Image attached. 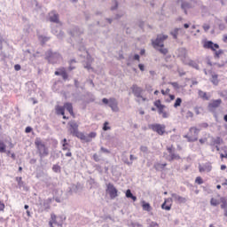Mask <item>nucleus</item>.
<instances>
[{"label": "nucleus", "mask_w": 227, "mask_h": 227, "mask_svg": "<svg viewBox=\"0 0 227 227\" xmlns=\"http://www.w3.org/2000/svg\"><path fill=\"white\" fill-rule=\"evenodd\" d=\"M123 162L127 164L128 166H132V161H129V159L123 158Z\"/></svg>", "instance_id": "obj_49"}, {"label": "nucleus", "mask_w": 227, "mask_h": 227, "mask_svg": "<svg viewBox=\"0 0 227 227\" xmlns=\"http://www.w3.org/2000/svg\"><path fill=\"white\" fill-rule=\"evenodd\" d=\"M211 82L215 86H217V84H219V79H218V75L217 74H212Z\"/></svg>", "instance_id": "obj_31"}, {"label": "nucleus", "mask_w": 227, "mask_h": 227, "mask_svg": "<svg viewBox=\"0 0 227 227\" xmlns=\"http://www.w3.org/2000/svg\"><path fill=\"white\" fill-rule=\"evenodd\" d=\"M64 109H67L69 114L73 116L74 114V106H72V103H65L64 104Z\"/></svg>", "instance_id": "obj_23"}, {"label": "nucleus", "mask_w": 227, "mask_h": 227, "mask_svg": "<svg viewBox=\"0 0 227 227\" xmlns=\"http://www.w3.org/2000/svg\"><path fill=\"white\" fill-rule=\"evenodd\" d=\"M80 139L85 141L86 143H91L92 139L97 137V132H90L89 135H84V133L80 134Z\"/></svg>", "instance_id": "obj_13"}, {"label": "nucleus", "mask_w": 227, "mask_h": 227, "mask_svg": "<svg viewBox=\"0 0 227 227\" xmlns=\"http://www.w3.org/2000/svg\"><path fill=\"white\" fill-rule=\"evenodd\" d=\"M197 3L194 0H190V1H184L181 4V8L184 10L185 15H187V10H191L192 8H196Z\"/></svg>", "instance_id": "obj_10"}, {"label": "nucleus", "mask_w": 227, "mask_h": 227, "mask_svg": "<svg viewBox=\"0 0 227 227\" xmlns=\"http://www.w3.org/2000/svg\"><path fill=\"white\" fill-rule=\"evenodd\" d=\"M223 42L226 43V42H227V35H223Z\"/></svg>", "instance_id": "obj_64"}, {"label": "nucleus", "mask_w": 227, "mask_h": 227, "mask_svg": "<svg viewBox=\"0 0 227 227\" xmlns=\"http://www.w3.org/2000/svg\"><path fill=\"white\" fill-rule=\"evenodd\" d=\"M50 22H54L55 24H59V14L52 11L49 13Z\"/></svg>", "instance_id": "obj_19"}, {"label": "nucleus", "mask_w": 227, "mask_h": 227, "mask_svg": "<svg viewBox=\"0 0 227 227\" xmlns=\"http://www.w3.org/2000/svg\"><path fill=\"white\" fill-rule=\"evenodd\" d=\"M69 125V132L72 136H74L75 137H78L79 139H81V134L79 132V124H77V122H75V121H70L68 123Z\"/></svg>", "instance_id": "obj_8"}, {"label": "nucleus", "mask_w": 227, "mask_h": 227, "mask_svg": "<svg viewBox=\"0 0 227 227\" xmlns=\"http://www.w3.org/2000/svg\"><path fill=\"white\" fill-rule=\"evenodd\" d=\"M52 171L54 173H61V167L59 165H53Z\"/></svg>", "instance_id": "obj_36"}, {"label": "nucleus", "mask_w": 227, "mask_h": 227, "mask_svg": "<svg viewBox=\"0 0 227 227\" xmlns=\"http://www.w3.org/2000/svg\"><path fill=\"white\" fill-rule=\"evenodd\" d=\"M199 171L200 173H205V171H207V173H210L212 171V165L209 163H206L204 166L200 165Z\"/></svg>", "instance_id": "obj_21"}, {"label": "nucleus", "mask_w": 227, "mask_h": 227, "mask_svg": "<svg viewBox=\"0 0 227 227\" xmlns=\"http://www.w3.org/2000/svg\"><path fill=\"white\" fill-rule=\"evenodd\" d=\"M100 150L101 152H103V153H111V151H109L106 147H101Z\"/></svg>", "instance_id": "obj_50"}, {"label": "nucleus", "mask_w": 227, "mask_h": 227, "mask_svg": "<svg viewBox=\"0 0 227 227\" xmlns=\"http://www.w3.org/2000/svg\"><path fill=\"white\" fill-rule=\"evenodd\" d=\"M180 106H182V98H177L176 99V102H175V104H174V107H180Z\"/></svg>", "instance_id": "obj_37"}, {"label": "nucleus", "mask_w": 227, "mask_h": 227, "mask_svg": "<svg viewBox=\"0 0 227 227\" xmlns=\"http://www.w3.org/2000/svg\"><path fill=\"white\" fill-rule=\"evenodd\" d=\"M154 106H155V107H157V109H159V107H162V106H164V105H162V104L160 103V100L158 99V100H156V101L154 102Z\"/></svg>", "instance_id": "obj_43"}, {"label": "nucleus", "mask_w": 227, "mask_h": 227, "mask_svg": "<svg viewBox=\"0 0 227 227\" xmlns=\"http://www.w3.org/2000/svg\"><path fill=\"white\" fill-rule=\"evenodd\" d=\"M20 68H21V67H20V64H16V65L14 66V70H16V72H19V70H20Z\"/></svg>", "instance_id": "obj_57"}, {"label": "nucleus", "mask_w": 227, "mask_h": 227, "mask_svg": "<svg viewBox=\"0 0 227 227\" xmlns=\"http://www.w3.org/2000/svg\"><path fill=\"white\" fill-rule=\"evenodd\" d=\"M106 192H108L111 200H114V198H118V190L114 187V184L109 183L106 185Z\"/></svg>", "instance_id": "obj_12"}, {"label": "nucleus", "mask_w": 227, "mask_h": 227, "mask_svg": "<svg viewBox=\"0 0 227 227\" xmlns=\"http://www.w3.org/2000/svg\"><path fill=\"white\" fill-rule=\"evenodd\" d=\"M164 40H168V35H158L155 40H152V43L154 49H157L160 54L166 56L168 54V49L164 48Z\"/></svg>", "instance_id": "obj_1"}, {"label": "nucleus", "mask_w": 227, "mask_h": 227, "mask_svg": "<svg viewBox=\"0 0 227 227\" xmlns=\"http://www.w3.org/2000/svg\"><path fill=\"white\" fill-rule=\"evenodd\" d=\"M55 75H61L64 81L68 79V74L67 73V69L65 67H59L55 71Z\"/></svg>", "instance_id": "obj_17"}, {"label": "nucleus", "mask_w": 227, "mask_h": 227, "mask_svg": "<svg viewBox=\"0 0 227 227\" xmlns=\"http://www.w3.org/2000/svg\"><path fill=\"white\" fill-rule=\"evenodd\" d=\"M203 47L204 49H210L213 51L215 52V58H220L223 53V50L216 51V49H219V44L214 43L212 41L204 42Z\"/></svg>", "instance_id": "obj_4"}, {"label": "nucleus", "mask_w": 227, "mask_h": 227, "mask_svg": "<svg viewBox=\"0 0 227 227\" xmlns=\"http://www.w3.org/2000/svg\"><path fill=\"white\" fill-rule=\"evenodd\" d=\"M35 145L41 160L49 155V147H47L45 144L42 142V138L36 137L35 140Z\"/></svg>", "instance_id": "obj_2"}, {"label": "nucleus", "mask_w": 227, "mask_h": 227, "mask_svg": "<svg viewBox=\"0 0 227 227\" xmlns=\"http://www.w3.org/2000/svg\"><path fill=\"white\" fill-rule=\"evenodd\" d=\"M68 146H70V145L68 144V143H63L62 144V150H64V151H70V147H68Z\"/></svg>", "instance_id": "obj_41"}, {"label": "nucleus", "mask_w": 227, "mask_h": 227, "mask_svg": "<svg viewBox=\"0 0 227 227\" xmlns=\"http://www.w3.org/2000/svg\"><path fill=\"white\" fill-rule=\"evenodd\" d=\"M72 156V152H70V149L69 151H67V153H66V157H71Z\"/></svg>", "instance_id": "obj_63"}, {"label": "nucleus", "mask_w": 227, "mask_h": 227, "mask_svg": "<svg viewBox=\"0 0 227 227\" xmlns=\"http://www.w3.org/2000/svg\"><path fill=\"white\" fill-rule=\"evenodd\" d=\"M221 104H223V100H221V99L213 100L208 105L209 111H214V109H217V107H219V106H221Z\"/></svg>", "instance_id": "obj_20"}, {"label": "nucleus", "mask_w": 227, "mask_h": 227, "mask_svg": "<svg viewBox=\"0 0 227 227\" xmlns=\"http://www.w3.org/2000/svg\"><path fill=\"white\" fill-rule=\"evenodd\" d=\"M54 201V198H48L39 204V212H49L51 205Z\"/></svg>", "instance_id": "obj_7"}, {"label": "nucleus", "mask_w": 227, "mask_h": 227, "mask_svg": "<svg viewBox=\"0 0 227 227\" xmlns=\"http://www.w3.org/2000/svg\"><path fill=\"white\" fill-rule=\"evenodd\" d=\"M178 31H180V28H175L174 31L170 32V35L173 36L174 40L178 38Z\"/></svg>", "instance_id": "obj_33"}, {"label": "nucleus", "mask_w": 227, "mask_h": 227, "mask_svg": "<svg viewBox=\"0 0 227 227\" xmlns=\"http://www.w3.org/2000/svg\"><path fill=\"white\" fill-rule=\"evenodd\" d=\"M150 129H152L153 132H157L159 136H164L166 133V125L164 124H151Z\"/></svg>", "instance_id": "obj_11"}, {"label": "nucleus", "mask_w": 227, "mask_h": 227, "mask_svg": "<svg viewBox=\"0 0 227 227\" xmlns=\"http://www.w3.org/2000/svg\"><path fill=\"white\" fill-rule=\"evenodd\" d=\"M210 205H212V207H217V205H219V200H217V199L212 198L210 200Z\"/></svg>", "instance_id": "obj_38"}, {"label": "nucleus", "mask_w": 227, "mask_h": 227, "mask_svg": "<svg viewBox=\"0 0 227 227\" xmlns=\"http://www.w3.org/2000/svg\"><path fill=\"white\" fill-rule=\"evenodd\" d=\"M114 6H112L111 10H116V8H118V2L114 1Z\"/></svg>", "instance_id": "obj_58"}, {"label": "nucleus", "mask_w": 227, "mask_h": 227, "mask_svg": "<svg viewBox=\"0 0 227 227\" xmlns=\"http://www.w3.org/2000/svg\"><path fill=\"white\" fill-rule=\"evenodd\" d=\"M83 51L85 54H87V60L83 64V67L87 70H93V67H91V64L93 63V59L91 58V55L88 54V51H86V49L83 48Z\"/></svg>", "instance_id": "obj_15"}, {"label": "nucleus", "mask_w": 227, "mask_h": 227, "mask_svg": "<svg viewBox=\"0 0 227 227\" xmlns=\"http://www.w3.org/2000/svg\"><path fill=\"white\" fill-rule=\"evenodd\" d=\"M166 166H168L167 163H155L154 169H156V171H160V170L164 169V168Z\"/></svg>", "instance_id": "obj_27"}, {"label": "nucleus", "mask_w": 227, "mask_h": 227, "mask_svg": "<svg viewBox=\"0 0 227 227\" xmlns=\"http://www.w3.org/2000/svg\"><path fill=\"white\" fill-rule=\"evenodd\" d=\"M223 143V138L217 137L216 138L213 139V145H221Z\"/></svg>", "instance_id": "obj_34"}, {"label": "nucleus", "mask_w": 227, "mask_h": 227, "mask_svg": "<svg viewBox=\"0 0 227 227\" xmlns=\"http://www.w3.org/2000/svg\"><path fill=\"white\" fill-rule=\"evenodd\" d=\"M199 97H200V98H203V100H210V97H208L207 95V92L203 90H199Z\"/></svg>", "instance_id": "obj_29"}, {"label": "nucleus", "mask_w": 227, "mask_h": 227, "mask_svg": "<svg viewBox=\"0 0 227 227\" xmlns=\"http://www.w3.org/2000/svg\"><path fill=\"white\" fill-rule=\"evenodd\" d=\"M190 134L185 135L184 137L188 139L190 143H194V141H198V134H200V129L196 127L190 128Z\"/></svg>", "instance_id": "obj_6"}, {"label": "nucleus", "mask_w": 227, "mask_h": 227, "mask_svg": "<svg viewBox=\"0 0 227 227\" xmlns=\"http://www.w3.org/2000/svg\"><path fill=\"white\" fill-rule=\"evenodd\" d=\"M51 33H53V35H56V36H58L59 38H63L64 34L61 31L58 34V30L52 28Z\"/></svg>", "instance_id": "obj_35"}, {"label": "nucleus", "mask_w": 227, "mask_h": 227, "mask_svg": "<svg viewBox=\"0 0 227 227\" xmlns=\"http://www.w3.org/2000/svg\"><path fill=\"white\" fill-rule=\"evenodd\" d=\"M133 59H135V61H139L140 59V57L138 54H135L134 57H133Z\"/></svg>", "instance_id": "obj_62"}, {"label": "nucleus", "mask_w": 227, "mask_h": 227, "mask_svg": "<svg viewBox=\"0 0 227 227\" xmlns=\"http://www.w3.org/2000/svg\"><path fill=\"white\" fill-rule=\"evenodd\" d=\"M165 107H166V106L163 105V106H160V107L158 108V113H159V114H162V113H164Z\"/></svg>", "instance_id": "obj_46"}, {"label": "nucleus", "mask_w": 227, "mask_h": 227, "mask_svg": "<svg viewBox=\"0 0 227 227\" xmlns=\"http://www.w3.org/2000/svg\"><path fill=\"white\" fill-rule=\"evenodd\" d=\"M203 29H204V31H208V29H210V25H208V24H204L203 25Z\"/></svg>", "instance_id": "obj_55"}, {"label": "nucleus", "mask_w": 227, "mask_h": 227, "mask_svg": "<svg viewBox=\"0 0 227 227\" xmlns=\"http://www.w3.org/2000/svg\"><path fill=\"white\" fill-rule=\"evenodd\" d=\"M173 198L165 199L164 203L161 205L163 210H171V206L173 205Z\"/></svg>", "instance_id": "obj_18"}, {"label": "nucleus", "mask_w": 227, "mask_h": 227, "mask_svg": "<svg viewBox=\"0 0 227 227\" xmlns=\"http://www.w3.org/2000/svg\"><path fill=\"white\" fill-rule=\"evenodd\" d=\"M0 153H6V144L0 140Z\"/></svg>", "instance_id": "obj_32"}, {"label": "nucleus", "mask_w": 227, "mask_h": 227, "mask_svg": "<svg viewBox=\"0 0 227 227\" xmlns=\"http://www.w3.org/2000/svg\"><path fill=\"white\" fill-rule=\"evenodd\" d=\"M45 59H47V61L51 65H56L63 61V57L61 54L49 50L45 52Z\"/></svg>", "instance_id": "obj_3"}, {"label": "nucleus", "mask_w": 227, "mask_h": 227, "mask_svg": "<svg viewBox=\"0 0 227 227\" xmlns=\"http://www.w3.org/2000/svg\"><path fill=\"white\" fill-rule=\"evenodd\" d=\"M171 90H169V89H167L166 90H161V94L162 95H169V92H170Z\"/></svg>", "instance_id": "obj_53"}, {"label": "nucleus", "mask_w": 227, "mask_h": 227, "mask_svg": "<svg viewBox=\"0 0 227 227\" xmlns=\"http://www.w3.org/2000/svg\"><path fill=\"white\" fill-rule=\"evenodd\" d=\"M220 157H221V159H227V153H221Z\"/></svg>", "instance_id": "obj_61"}, {"label": "nucleus", "mask_w": 227, "mask_h": 227, "mask_svg": "<svg viewBox=\"0 0 227 227\" xmlns=\"http://www.w3.org/2000/svg\"><path fill=\"white\" fill-rule=\"evenodd\" d=\"M142 208L145 212H152V206H150V203L143 201L142 202Z\"/></svg>", "instance_id": "obj_25"}, {"label": "nucleus", "mask_w": 227, "mask_h": 227, "mask_svg": "<svg viewBox=\"0 0 227 227\" xmlns=\"http://www.w3.org/2000/svg\"><path fill=\"white\" fill-rule=\"evenodd\" d=\"M194 116V114H192V112L188 111L186 113V118H192Z\"/></svg>", "instance_id": "obj_52"}, {"label": "nucleus", "mask_w": 227, "mask_h": 227, "mask_svg": "<svg viewBox=\"0 0 227 227\" xmlns=\"http://www.w3.org/2000/svg\"><path fill=\"white\" fill-rule=\"evenodd\" d=\"M130 227H143V225L139 223H134L132 222L130 224H129Z\"/></svg>", "instance_id": "obj_45"}, {"label": "nucleus", "mask_w": 227, "mask_h": 227, "mask_svg": "<svg viewBox=\"0 0 227 227\" xmlns=\"http://www.w3.org/2000/svg\"><path fill=\"white\" fill-rule=\"evenodd\" d=\"M220 203H222V204H221V208H222L223 210H226V209H227V200H226V198L222 197V198L220 199Z\"/></svg>", "instance_id": "obj_28"}, {"label": "nucleus", "mask_w": 227, "mask_h": 227, "mask_svg": "<svg viewBox=\"0 0 227 227\" xmlns=\"http://www.w3.org/2000/svg\"><path fill=\"white\" fill-rule=\"evenodd\" d=\"M33 131V128H31V127H27L26 128V129H25V132L27 133V134H29V132H32Z\"/></svg>", "instance_id": "obj_56"}, {"label": "nucleus", "mask_w": 227, "mask_h": 227, "mask_svg": "<svg viewBox=\"0 0 227 227\" xmlns=\"http://www.w3.org/2000/svg\"><path fill=\"white\" fill-rule=\"evenodd\" d=\"M5 206L3 201L0 200V212L4 211Z\"/></svg>", "instance_id": "obj_51"}, {"label": "nucleus", "mask_w": 227, "mask_h": 227, "mask_svg": "<svg viewBox=\"0 0 227 227\" xmlns=\"http://www.w3.org/2000/svg\"><path fill=\"white\" fill-rule=\"evenodd\" d=\"M186 65H188L189 67H192V68H195V70H200V66L194 60H189L186 63Z\"/></svg>", "instance_id": "obj_26"}, {"label": "nucleus", "mask_w": 227, "mask_h": 227, "mask_svg": "<svg viewBox=\"0 0 227 227\" xmlns=\"http://www.w3.org/2000/svg\"><path fill=\"white\" fill-rule=\"evenodd\" d=\"M138 68H139V70H141V72H145V65L139 64Z\"/></svg>", "instance_id": "obj_59"}, {"label": "nucleus", "mask_w": 227, "mask_h": 227, "mask_svg": "<svg viewBox=\"0 0 227 227\" xmlns=\"http://www.w3.org/2000/svg\"><path fill=\"white\" fill-rule=\"evenodd\" d=\"M131 90L137 98H142L143 102H146V98L143 97V88L137 86V84H133L131 86Z\"/></svg>", "instance_id": "obj_9"}, {"label": "nucleus", "mask_w": 227, "mask_h": 227, "mask_svg": "<svg viewBox=\"0 0 227 227\" xmlns=\"http://www.w3.org/2000/svg\"><path fill=\"white\" fill-rule=\"evenodd\" d=\"M82 30L77 27L73 28V30L69 32L71 36H79V35H82Z\"/></svg>", "instance_id": "obj_24"}, {"label": "nucleus", "mask_w": 227, "mask_h": 227, "mask_svg": "<svg viewBox=\"0 0 227 227\" xmlns=\"http://www.w3.org/2000/svg\"><path fill=\"white\" fill-rule=\"evenodd\" d=\"M129 159H130V162H133L134 160H137V157H135L134 155L130 154Z\"/></svg>", "instance_id": "obj_60"}, {"label": "nucleus", "mask_w": 227, "mask_h": 227, "mask_svg": "<svg viewBox=\"0 0 227 227\" xmlns=\"http://www.w3.org/2000/svg\"><path fill=\"white\" fill-rule=\"evenodd\" d=\"M56 114L65 116V106L57 105L55 106Z\"/></svg>", "instance_id": "obj_22"}, {"label": "nucleus", "mask_w": 227, "mask_h": 227, "mask_svg": "<svg viewBox=\"0 0 227 227\" xmlns=\"http://www.w3.org/2000/svg\"><path fill=\"white\" fill-rule=\"evenodd\" d=\"M140 151H141L143 153H148V147H147V146H145V145H141V146H140Z\"/></svg>", "instance_id": "obj_42"}, {"label": "nucleus", "mask_w": 227, "mask_h": 227, "mask_svg": "<svg viewBox=\"0 0 227 227\" xmlns=\"http://www.w3.org/2000/svg\"><path fill=\"white\" fill-rule=\"evenodd\" d=\"M93 160H95V162H98V160H100V158H98V154H93Z\"/></svg>", "instance_id": "obj_54"}, {"label": "nucleus", "mask_w": 227, "mask_h": 227, "mask_svg": "<svg viewBox=\"0 0 227 227\" xmlns=\"http://www.w3.org/2000/svg\"><path fill=\"white\" fill-rule=\"evenodd\" d=\"M16 182H18L19 187L24 186V181H22V177H16Z\"/></svg>", "instance_id": "obj_39"}, {"label": "nucleus", "mask_w": 227, "mask_h": 227, "mask_svg": "<svg viewBox=\"0 0 227 227\" xmlns=\"http://www.w3.org/2000/svg\"><path fill=\"white\" fill-rule=\"evenodd\" d=\"M171 198L173 199V201L177 204H182V203H187V199L185 197H182L176 193H171Z\"/></svg>", "instance_id": "obj_16"}, {"label": "nucleus", "mask_w": 227, "mask_h": 227, "mask_svg": "<svg viewBox=\"0 0 227 227\" xmlns=\"http://www.w3.org/2000/svg\"><path fill=\"white\" fill-rule=\"evenodd\" d=\"M195 183L198 184L199 185H201L203 184V179L200 176L196 177Z\"/></svg>", "instance_id": "obj_44"}, {"label": "nucleus", "mask_w": 227, "mask_h": 227, "mask_svg": "<svg viewBox=\"0 0 227 227\" xmlns=\"http://www.w3.org/2000/svg\"><path fill=\"white\" fill-rule=\"evenodd\" d=\"M126 198H130L132 199L133 201H137V197L134 196V194H132V192H130V190L126 191Z\"/></svg>", "instance_id": "obj_30"}, {"label": "nucleus", "mask_w": 227, "mask_h": 227, "mask_svg": "<svg viewBox=\"0 0 227 227\" xmlns=\"http://www.w3.org/2000/svg\"><path fill=\"white\" fill-rule=\"evenodd\" d=\"M167 150L169 153V156L167 157V160H180V155H178L177 153H175V151L173 150V145L167 147Z\"/></svg>", "instance_id": "obj_14"}, {"label": "nucleus", "mask_w": 227, "mask_h": 227, "mask_svg": "<svg viewBox=\"0 0 227 227\" xmlns=\"http://www.w3.org/2000/svg\"><path fill=\"white\" fill-rule=\"evenodd\" d=\"M107 125H109V122L104 123L103 130H110L111 129V127H108Z\"/></svg>", "instance_id": "obj_48"}, {"label": "nucleus", "mask_w": 227, "mask_h": 227, "mask_svg": "<svg viewBox=\"0 0 227 227\" xmlns=\"http://www.w3.org/2000/svg\"><path fill=\"white\" fill-rule=\"evenodd\" d=\"M149 227H160L157 222H151Z\"/></svg>", "instance_id": "obj_47"}, {"label": "nucleus", "mask_w": 227, "mask_h": 227, "mask_svg": "<svg viewBox=\"0 0 227 227\" xmlns=\"http://www.w3.org/2000/svg\"><path fill=\"white\" fill-rule=\"evenodd\" d=\"M168 84H171L175 90H180V85H178V82H170Z\"/></svg>", "instance_id": "obj_40"}, {"label": "nucleus", "mask_w": 227, "mask_h": 227, "mask_svg": "<svg viewBox=\"0 0 227 227\" xmlns=\"http://www.w3.org/2000/svg\"><path fill=\"white\" fill-rule=\"evenodd\" d=\"M103 104L106 106L108 105V106L111 108L113 113H119L120 112V107H118V100L114 98H110L109 99L104 98L102 99Z\"/></svg>", "instance_id": "obj_5"}]
</instances>
